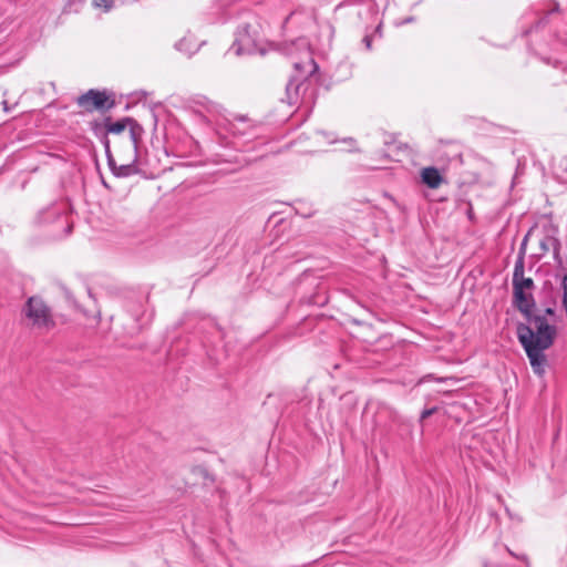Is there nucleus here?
Wrapping results in <instances>:
<instances>
[{
  "instance_id": "nucleus-1",
  "label": "nucleus",
  "mask_w": 567,
  "mask_h": 567,
  "mask_svg": "<svg viewBox=\"0 0 567 567\" xmlns=\"http://www.w3.org/2000/svg\"><path fill=\"white\" fill-rule=\"evenodd\" d=\"M92 132L103 142L109 134L118 135L128 128L130 136L122 144H115V148L126 147L130 157H137V150L144 134L143 126L133 117L125 116L116 122L111 116L104 117L103 122L93 121L90 123Z\"/></svg>"
},
{
  "instance_id": "nucleus-2",
  "label": "nucleus",
  "mask_w": 567,
  "mask_h": 567,
  "mask_svg": "<svg viewBox=\"0 0 567 567\" xmlns=\"http://www.w3.org/2000/svg\"><path fill=\"white\" fill-rule=\"evenodd\" d=\"M527 308V311L518 310L526 322L517 323V339L523 340L529 334L534 342L554 343L557 336L556 326L549 323L544 315L536 312V302L529 303Z\"/></svg>"
},
{
  "instance_id": "nucleus-3",
  "label": "nucleus",
  "mask_w": 567,
  "mask_h": 567,
  "mask_svg": "<svg viewBox=\"0 0 567 567\" xmlns=\"http://www.w3.org/2000/svg\"><path fill=\"white\" fill-rule=\"evenodd\" d=\"M525 265L520 261H515L513 271V307L517 310H528V305L536 302L533 290L535 289V282L532 278L524 276Z\"/></svg>"
},
{
  "instance_id": "nucleus-4",
  "label": "nucleus",
  "mask_w": 567,
  "mask_h": 567,
  "mask_svg": "<svg viewBox=\"0 0 567 567\" xmlns=\"http://www.w3.org/2000/svg\"><path fill=\"white\" fill-rule=\"evenodd\" d=\"M21 313L30 320L33 328L49 331L55 327L50 307L39 296L29 297Z\"/></svg>"
},
{
  "instance_id": "nucleus-5",
  "label": "nucleus",
  "mask_w": 567,
  "mask_h": 567,
  "mask_svg": "<svg viewBox=\"0 0 567 567\" xmlns=\"http://www.w3.org/2000/svg\"><path fill=\"white\" fill-rule=\"evenodd\" d=\"M293 68L297 74L292 75L286 85L289 104H296L298 102L300 90L306 85L307 80L319 70L318 64L312 58L308 59L306 65L296 62Z\"/></svg>"
},
{
  "instance_id": "nucleus-6",
  "label": "nucleus",
  "mask_w": 567,
  "mask_h": 567,
  "mask_svg": "<svg viewBox=\"0 0 567 567\" xmlns=\"http://www.w3.org/2000/svg\"><path fill=\"white\" fill-rule=\"evenodd\" d=\"M76 105L86 113H93L99 111L101 113L109 112L114 109L116 102L114 97L106 93V91H100L96 89H90L85 93L75 97Z\"/></svg>"
},
{
  "instance_id": "nucleus-7",
  "label": "nucleus",
  "mask_w": 567,
  "mask_h": 567,
  "mask_svg": "<svg viewBox=\"0 0 567 567\" xmlns=\"http://www.w3.org/2000/svg\"><path fill=\"white\" fill-rule=\"evenodd\" d=\"M518 341L529 359L534 373L542 377L545 373V367L547 365V358L544 351L549 349L554 343L534 342L529 334Z\"/></svg>"
},
{
  "instance_id": "nucleus-8",
  "label": "nucleus",
  "mask_w": 567,
  "mask_h": 567,
  "mask_svg": "<svg viewBox=\"0 0 567 567\" xmlns=\"http://www.w3.org/2000/svg\"><path fill=\"white\" fill-rule=\"evenodd\" d=\"M250 25L244 24L237 32V37L231 45L236 54L250 53L255 49V40L249 33Z\"/></svg>"
},
{
  "instance_id": "nucleus-9",
  "label": "nucleus",
  "mask_w": 567,
  "mask_h": 567,
  "mask_svg": "<svg viewBox=\"0 0 567 567\" xmlns=\"http://www.w3.org/2000/svg\"><path fill=\"white\" fill-rule=\"evenodd\" d=\"M116 151L118 153V156L126 163L122 164V165H117L113 175L116 177H128V176L137 173L138 169L136 167V163L138 161V156L136 158H134V157L131 158L126 151V147H118V148H116Z\"/></svg>"
},
{
  "instance_id": "nucleus-10",
  "label": "nucleus",
  "mask_w": 567,
  "mask_h": 567,
  "mask_svg": "<svg viewBox=\"0 0 567 567\" xmlns=\"http://www.w3.org/2000/svg\"><path fill=\"white\" fill-rule=\"evenodd\" d=\"M51 220L59 221V223H61L62 225L65 226V228H64V235L65 236H68V235H70L72 233L73 225L71 223H69L66 216L61 214L54 207L48 208L45 210H42L37 216V223L40 224V225L43 224V223H47V221H51Z\"/></svg>"
},
{
  "instance_id": "nucleus-11",
  "label": "nucleus",
  "mask_w": 567,
  "mask_h": 567,
  "mask_svg": "<svg viewBox=\"0 0 567 567\" xmlns=\"http://www.w3.org/2000/svg\"><path fill=\"white\" fill-rule=\"evenodd\" d=\"M421 181L429 188L435 189L443 183L444 178L436 167L430 166L421 171Z\"/></svg>"
},
{
  "instance_id": "nucleus-12",
  "label": "nucleus",
  "mask_w": 567,
  "mask_h": 567,
  "mask_svg": "<svg viewBox=\"0 0 567 567\" xmlns=\"http://www.w3.org/2000/svg\"><path fill=\"white\" fill-rule=\"evenodd\" d=\"M555 246H560V240L551 234H545L543 238L539 240V256L545 255L549 250H551Z\"/></svg>"
},
{
  "instance_id": "nucleus-13",
  "label": "nucleus",
  "mask_w": 567,
  "mask_h": 567,
  "mask_svg": "<svg viewBox=\"0 0 567 567\" xmlns=\"http://www.w3.org/2000/svg\"><path fill=\"white\" fill-rule=\"evenodd\" d=\"M192 473L196 476H199L205 482L208 481L210 483L215 482V477L208 472V470L204 465H195L192 468Z\"/></svg>"
},
{
  "instance_id": "nucleus-14",
  "label": "nucleus",
  "mask_w": 567,
  "mask_h": 567,
  "mask_svg": "<svg viewBox=\"0 0 567 567\" xmlns=\"http://www.w3.org/2000/svg\"><path fill=\"white\" fill-rule=\"evenodd\" d=\"M549 23V16L546 13L544 17L539 18L536 22H534L529 29H527L524 34L527 35L530 32L538 31L544 29Z\"/></svg>"
},
{
  "instance_id": "nucleus-15",
  "label": "nucleus",
  "mask_w": 567,
  "mask_h": 567,
  "mask_svg": "<svg viewBox=\"0 0 567 567\" xmlns=\"http://www.w3.org/2000/svg\"><path fill=\"white\" fill-rule=\"evenodd\" d=\"M103 146H104V150H105V155H106V158H107V164H109V167L111 169L112 173L115 172L117 165H116V162L112 155V152H111V146H110V140L109 138H104L103 141Z\"/></svg>"
},
{
  "instance_id": "nucleus-16",
  "label": "nucleus",
  "mask_w": 567,
  "mask_h": 567,
  "mask_svg": "<svg viewBox=\"0 0 567 567\" xmlns=\"http://www.w3.org/2000/svg\"><path fill=\"white\" fill-rule=\"evenodd\" d=\"M530 231H532V229L523 238V240L520 243V246H519L518 255H517V258H516V261H520L522 265H525L526 247H527V241H528V237L530 235Z\"/></svg>"
},
{
  "instance_id": "nucleus-17",
  "label": "nucleus",
  "mask_w": 567,
  "mask_h": 567,
  "mask_svg": "<svg viewBox=\"0 0 567 567\" xmlns=\"http://www.w3.org/2000/svg\"><path fill=\"white\" fill-rule=\"evenodd\" d=\"M543 305H544V309H543L542 315H544L545 317L546 316L554 317L556 315V310H555L556 299L555 298H550V300L544 301Z\"/></svg>"
},
{
  "instance_id": "nucleus-18",
  "label": "nucleus",
  "mask_w": 567,
  "mask_h": 567,
  "mask_svg": "<svg viewBox=\"0 0 567 567\" xmlns=\"http://www.w3.org/2000/svg\"><path fill=\"white\" fill-rule=\"evenodd\" d=\"M560 248H561V245L555 246L551 250H553V256L557 264V267L564 269V261H563V258L560 255Z\"/></svg>"
},
{
  "instance_id": "nucleus-19",
  "label": "nucleus",
  "mask_w": 567,
  "mask_h": 567,
  "mask_svg": "<svg viewBox=\"0 0 567 567\" xmlns=\"http://www.w3.org/2000/svg\"><path fill=\"white\" fill-rule=\"evenodd\" d=\"M93 6L96 8H103L105 10H110L113 4V0H92Z\"/></svg>"
},
{
  "instance_id": "nucleus-20",
  "label": "nucleus",
  "mask_w": 567,
  "mask_h": 567,
  "mask_svg": "<svg viewBox=\"0 0 567 567\" xmlns=\"http://www.w3.org/2000/svg\"><path fill=\"white\" fill-rule=\"evenodd\" d=\"M437 408L436 406H433L431 409H425L422 411L421 415H420V422H423L425 419L430 417L431 415H433L435 412H436Z\"/></svg>"
},
{
  "instance_id": "nucleus-21",
  "label": "nucleus",
  "mask_w": 567,
  "mask_h": 567,
  "mask_svg": "<svg viewBox=\"0 0 567 567\" xmlns=\"http://www.w3.org/2000/svg\"><path fill=\"white\" fill-rule=\"evenodd\" d=\"M561 289H563V295H567V275L565 274L563 277H561Z\"/></svg>"
},
{
  "instance_id": "nucleus-22",
  "label": "nucleus",
  "mask_w": 567,
  "mask_h": 567,
  "mask_svg": "<svg viewBox=\"0 0 567 567\" xmlns=\"http://www.w3.org/2000/svg\"><path fill=\"white\" fill-rule=\"evenodd\" d=\"M362 42L364 43L365 48H367L368 50H370V49H371V43H372V37H371V35H369V34H368V35H365V37L363 38Z\"/></svg>"
},
{
  "instance_id": "nucleus-23",
  "label": "nucleus",
  "mask_w": 567,
  "mask_h": 567,
  "mask_svg": "<svg viewBox=\"0 0 567 567\" xmlns=\"http://www.w3.org/2000/svg\"><path fill=\"white\" fill-rule=\"evenodd\" d=\"M467 217H468L470 220L474 219V213H473V208H472L471 204H470L468 209H467Z\"/></svg>"
},
{
  "instance_id": "nucleus-24",
  "label": "nucleus",
  "mask_w": 567,
  "mask_h": 567,
  "mask_svg": "<svg viewBox=\"0 0 567 567\" xmlns=\"http://www.w3.org/2000/svg\"><path fill=\"white\" fill-rule=\"evenodd\" d=\"M554 12H559V4L558 3H556L555 7H553V9L547 12V14L550 16Z\"/></svg>"
},
{
  "instance_id": "nucleus-25",
  "label": "nucleus",
  "mask_w": 567,
  "mask_h": 567,
  "mask_svg": "<svg viewBox=\"0 0 567 567\" xmlns=\"http://www.w3.org/2000/svg\"><path fill=\"white\" fill-rule=\"evenodd\" d=\"M544 289H549V290H551V289H553V285H551L549 281H546V282L544 284Z\"/></svg>"
},
{
  "instance_id": "nucleus-26",
  "label": "nucleus",
  "mask_w": 567,
  "mask_h": 567,
  "mask_svg": "<svg viewBox=\"0 0 567 567\" xmlns=\"http://www.w3.org/2000/svg\"><path fill=\"white\" fill-rule=\"evenodd\" d=\"M377 31L381 32V25H378Z\"/></svg>"
},
{
  "instance_id": "nucleus-27",
  "label": "nucleus",
  "mask_w": 567,
  "mask_h": 567,
  "mask_svg": "<svg viewBox=\"0 0 567 567\" xmlns=\"http://www.w3.org/2000/svg\"><path fill=\"white\" fill-rule=\"evenodd\" d=\"M377 31L381 32V25H378Z\"/></svg>"
},
{
  "instance_id": "nucleus-28",
  "label": "nucleus",
  "mask_w": 567,
  "mask_h": 567,
  "mask_svg": "<svg viewBox=\"0 0 567 567\" xmlns=\"http://www.w3.org/2000/svg\"><path fill=\"white\" fill-rule=\"evenodd\" d=\"M508 553H509V555H513V556L517 557V556H516L513 551H511L509 549H508Z\"/></svg>"
}]
</instances>
